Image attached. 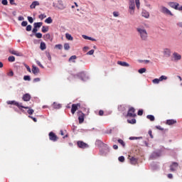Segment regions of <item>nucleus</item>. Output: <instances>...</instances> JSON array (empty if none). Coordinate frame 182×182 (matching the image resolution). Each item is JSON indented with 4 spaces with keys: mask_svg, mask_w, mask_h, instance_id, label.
<instances>
[{
    "mask_svg": "<svg viewBox=\"0 0 182 182\" xmlns=\"http://www.w3.org/2000/svg\"><path fill=\"white\" fill-rule=\"evenodd\" d=\"M127 122L132 124H135L136 123V119H128Z\"/></svg>",
    "mask_w": 182,
    "mask_h": 182,
    "instance_id": "nucleus-33",
    "label": "nucleus"
},
{
    "mask_svg": "<svg viewBox=\"0 0 182 182\" xmlns=\"http://www.w3.org/2000/svg\"><path fill=\"white\" fill-rule=\"evenodd\" d=\"M79 77H80L81 80L82 81H87L89 80V77L85 73H80L79 74Z\"/></svg>",
    "mask_w": 182,
    "mask_h": 182,
    "instance_id": "nucleus-12",
    "label": "nucleus"
},
{
    "mask_svg": "<svg viewBox=\"0 0 182 182\" xmlns=\"http://www.w3.org/2000/svg\"><path fill=\"white\" fill-rule=\"evenodd\" d=\"M18 20L19 21H23L24 20V17H23V16H19V17L18 18Z\"/></svg>",
    "mask_w": 182,
    "mask_h": 182,
    "instance_id": "nucleus-61",
    "label": "nucleus"
},
{
    "mask_svg": "<svg viewBox=\"0 0 182 182\" xmlns=\"http://www.w3.org/2000/svg\"><path fill=\"white\" fill-rule=\"evenodd\" d=\"M118 64L122 67H129V65L127 62L118 61Z\"/></svg>",
    "mask_w": 182,
    "mask_h": 182,
    "instance_id": "nucleus-25",
    "label": "nucleus"
},
{
    "mask_svg": "<svg viewBox=\"0 0 182 182\" xmlns=\"http://www.w3.org/2000/svg\"><path fill=\"white\" fill-rule=\"evenodd\" d=\"M77 146L80 147V149H87L88 147L87 144L83 141H78Z\"/></svg>",
    "mask_w": 182,
    "mask_h": 182,
    "instance_id": "nucleus-14",
    "label": "nucleus"
},
{
    "mask_svg": "<svg viewBox=\"0 0 182 182\" xmlns=\"http://www.w3.org/2000/svg\"><path fill=\"white\" fill-rule=\"evenodd\" d=\"M32 32L33 33H37L36 32H38V29H37V28H36V27H33V30H32Z\"/></svg>",
    "mask_w": 182,
    "mask_h": 182,
    "instance_id": "nucleus-59",
    "label": "nucleus"
},
{
    "mask_svg": "<svg viewBox=\"0 0 182 182\" xmlns=\"http://www.w3.org/2000/svg\"><path fill=\"white\" fill-rule=\"evenodd\" d=\"M38 5H39L38 1H33L32 4H31L30 8H31V9H33L36 8V6H38Z\"/></svg>",
    "mask_w": 182,
    "mask_h": 182,
    "instance_id": "nucleus-23",
    "label": "nucleus"
},
{
    "mask_svg": "<svg viewBox=\"0 0 182 182\" xmlns=\"http://www.w3.org/2000/svg\"><path fill=\"white\" fill-rule=\"evenodd\" d=\"M76 59H77L76 55H71L70 58H69V62L75 63Z\"/></svg>",
    "mask_w": 182,
    "mask_h": 182,
    "instance_id": "nucleus-30",
    "label": "nucleus"
},
{
    "mask_svg": "<svg viewBox=\"0 0 182 182\" xmlns=\"http://www.w3.org/2000/svg\"><path fill=\"white\" fill-rule=\"evenodd\" d=\"M143 114V110L140 109L139 111H138L137 112V115L138 116H141Z\"/></svg>",
    "mask_w": 182,
    "mask_h": 182,
    "instance_id": "nucleus-57",
    "label": "nucleus"
},
{
    "mask_svg": "<svg viewBox=\"0 0 182 182\" xmlns=\"http://www.w3.org/2000/svg\"><path fill=\"white\" fill-rule=\"evenodd\" d=\"M31 31H32V26H31V25H28V26L26 27V31L31 32Z\"/></svg>",
    "mask_w": 182,
    "mask_h": 182,
    "instance_id": "nucleus-45",
    "label": "nucleus"
},
{
    "mask_svg": "<svg viewBox=\"0 0 182 182\" xmlns=\"http://www.w3.org/2000/svg\"><path fill=\"white\" fill-rule=\"evenodd\" d=\"M127 116L132 118H135L136 117V114H135V109L133 107L129 108Z\"/></svg>",
    "mask_w": 182,
    "mask_h": 182,
    "instance_id": "nucleus-6",
    "label": "nucleus"
},
{
    "mask_svg": "<svg viewBox=\"0 0 182 182\" xmlns=\"http://www.w3.org/2000/svg\"><path fill=\"white\" fill-rule=\"evenodd\" d=\"M40 81V78L39 77H36L33 79V82H39Z\"/></svg>",
    "mask_w": 182,
    "mask_h": 182,
    "instance_id": "nucleus-63",
    "label": "nucleus"
},
{
    "mask_svg": "<svg viewBox=\"0 0 182 182\" xmlns=\"http://www.w3.org/2000/svg\"><path fill=\"white\" fill-rule=\"evenodd\" d=\"M136 31L142 41H147L149 36L148 32L144 27H136Z\"/></svg>",
    "mask_w": 182,
    "mask_h": 182,
    "instance_id": "nucleus-2",
    "label": "nucleus"
},
{
    "mask_svg": "<svg viewBox=\"0 0 182 182\" xmlns=\"http://www.w3.org/2000/svg\"><path fill=\"white\" fill-rule=\"evenodd\" d=\"M172 59L173 62H178V60L182 59V55L177 52H174L172 55Z\"/></svg>",
    "mask_w": 182,
    "mask_h": 182,
    "instance_id": "nucleus-5",
    "label": "nucleus"
},
{
    "mask_svg": "<svg viewBox=\"0 0 182 182\" xmlns=\"http://www.w3.org/2000/svg\"><path fill=\"white\" fill-rule=\"evenodd\" d=\"M32 73L34 75H37L39 73V68L35 65L32 66Z\"/></svg>",
    "mask_w": 182,
    "mask_h": 182,
    "instance_id": "nucleus-21",
    "label": "nucleus"
},
{
    "mask_svg": "<svg viewBox=\"0 0 182 182\" xmlns=\"http://www.w3.org/2000/svg\"><path fill=\"white\" fill-rule=\"evenodd\" d=\"M9 62H15V57L14 55H11L8 58Z\"/></svg>",
    "mask_w": 182,
    "mask_h": 182,
    "instance_id": "nucleus-39",
    "label": "nucleus"
},
{
    "mask_svg": "<svg viewBox=\"0 0 182 182\" xmlns=\"http://www.w3.org/2000/svg\"><path fill=\"white\" fill-rule=\"evenodd\" d=\"M24 66H26L27 70H28L29 73H31V67H29V66L27 65L26 64H24Z\"/></svg>",
    "mask_w": 182,
    "mask_h": 182,
    "instance_id": "nucleus-53",
    "label": "nucleus"
},
{
    "mask_svg": "<svg viewBox=\"0 0 182 182\" xmlns=\"http://www.w3.org/2000/svg\"><path fill=\"white\" fill-rule=\"evenodd\" d=\"M119 161L120 162H122V163L124 162V161H125V157L123 156H119Z\"/></svg>",
    "mask_w": 182,
    "mask_h": 182,
    "instance_id": "nucleus-43",
    "label": "nucleus"
},
{
    "mask_svg": "<svg viewBox=\"0 0 182 182\" xmlns=\"http://www.w3.org/2000/svg\"><path fill=\"white\" fill-rule=\"evenodd\" d=\"M36 63L38 64V65L39 67H41V68H43V65L42 64H41L40 61L37 60V61H36Z\"/></svg>",
    "mask_w": 182,
    "mask_h": 182,
    "instance_id": "nucleus-58",
    "label": "nucleus"
},
{
    "mask_svg": "<svg viewBox=\"0 0 182 182\" xmlns=\"http://www.w3.org/2000/svg\"><path fill=\"white\" fill-rule=\"evenodd\" d=\"M13 105H16L18 109H28V107H25L22 105V103H18L16 101H14V103H13Z\"/></svg>",
    "mask_w": 182,
    "mask_h": 182,
    "instance_id": "nucleus-16",
    "label": "nucleus"
},
{
    "mask_svg": "<svg viewBox=\"0 0 182 182\" xmlns=\"http://www.w3.org/2000/svg\"><path fill=\"white\" fill-rule=\"evenodd\" d=\"M161 156V151L153 152L152 154L151 155L150 158L151 159H155L158 157H160Z\"/></svg>",
    "mask_w": 182,
    "mask_h": 182,
    "instance_id": "nucleus-11",
    "label": "nucleus"
},
{
    "mask_svg": "<svg viewBox=\"0 0 182 182\" xmlns=\"http://www.w3.org/2000/svg\"><path fill=\"white\" fill-rule=\"evenodd\" d=\"M36 37L37 38H43V34L42 33H36Z\"/></svg>",
    "mask_w": 182,
    "mask_h": 182,
    "instance_id": "nucleus-42",
    "label": "nucleus"
},
{
    "mask_svg": "<svg viewBox=\"0 0 182 182\" xmlns=\"http://www.w3.org/2000/svg\"><path fill=\"white\" fill-rule=\"evenodd\" d=\"M24 109H28V114L30 115H32L34 113V110L28 107V108H24Z\"/></svg>",
    "mask_w": 182,
    "mask_h": 182,
    "instance_id": "nucleus-34",
    "label": "nucleus"
},
{
    "mask_svg": "<svg viewBox=\"0 0 182 182\" xmlns=\"http://www.w3.org/2000/svg\"><path fill=\"white\" fill-rule=\"evenodd\" d=\"M28 21L30 23H33V17L28 16Z\"/></svg>",
    "mask_w": 182,
    "mask_h": 182,
    "instance_id": "nucleus-49",
    "label": "nucleus"
},
{
    "mask_svg": "<svg viewBox=\"0 0 182 182\" xmlns=\"http://www.w3.org/2000/svg\"><path fill=\"white\" fill-rule=\"evenodd\" d=\"M56 7L58 9V10L63 11V10H65L67 8V6H66V4H65L63 1L58 0V4H57Z\"/></svg>",
    "mask_w": 182,
    "mask_h": 182,
    "instance_id": "nucleus-4",
    "label": "nucleus"
},
{
    "mask_svg": "<svg viewBox=\"0 0 182 182\" xmlns=\"http://www.w3.org/2000/svg\"><path fill=\"white\" fill-rule=\"evenodd\" d=\"M94 53H95V50H90V51L87 53V55H93Z\"/></svg>",
    "mask_w": 182,
    "mask_h": 182,
    "instance_id": "nucleus-51",
    "label": "nucleus"
},
{
    "mask_svg": "<svg viewBox=\"0 0 182 182\" xmlns=\"http://www.w3.org/2000/svg\"><path fill=\"white\" fill-rule=\"evenodd\" d=\"M46 56L48 59V60H52V56L50 55L48 52L46 53Z\"/></svg>",
    "mask_w": 182,
    "mask_h": 182,
    "instance_id": "nucleus-50",
    "label": "nucleus"
},
{
    "mask_svg": "<svg viewBox=\"0 0 182 182\" xmlns=\"http://www.w3.org/2000/svg\"><path fill=\"white\" fill-rule=\"evenodd\" d=\"M10 53H11L12 55H16L18 57H21L23 56V54L21 53H19L15 50H9Z\"/></svg>",
    "mask_w": 182,
    "mask_h": 182,
    "instance_id": "nucleus-18",
    "label": "nucleus"
},
{
    "mask_svg": "<svg viewBox=\"0 0 182 182\" xmlns=\"http://www.w3.org/2000/svg\"><path fill=\"white\" fill-rule=\"evenodd\" d=\"M43 26L42 22H38V23H33V27L36 28H40Z\"/></svg>",
    "mask_w": 182,
    "mask_h": 182,
    "instance_id": "nucleus-26",
    "label": "nucleus"
},
{
    "mask_svg": "<svg viewBox=\"0 0 182 182\" xmlns=\"http://www.w3.org/2000/svg\"><path fill=\"white\" fill-rule=\"evenodd\" d=\"M146 68H142L138 70V73H139L140 74L144 73H146Z\"/></svg>",
    "mask_w": 182,
    "mask_h": 182,
    "instance_id": "nucleus-38",
    "label": "nucleus"
},
{
    "mask_svg": "<svg viewBox=\"0 0 182 182\" xmlns=\"http://www.w3.org/2000/svg\"><path fill=\"white\" fill-rule=\"evenodd\" d=\"M49 139L53 141H56L58 139L57 136L54 134V132L49 133Z\"/></svg>",
    "mask_w": 182,
    "mask_h": 182,
    "instance_id": "nucleus-15",
    "label": "nucleus"
},
{
    "mask_svg": "<svg viewBox=\"0 0 182 182\" xmlns=\"http://www.w3.org/2000/svg\"><path fill=\"white\" fill-rule=\"evenodd\" d=\"M141 15L145 18H149L150 16L149 11H147L146 10H142Z\"/></svg>",
    "mask_w": 182,
    "mask_h": 182,
    "instance_id": "nucleus-20",
    "label": "nucleus"
},
{
    "mask_svg": "<svg viewBox=\"0 0 182 182\" xmlns=\"http://www.w3.org/2000/svg\"><path fill=\"white\" fill-rule=\"evenodd\" d=\"M140 139H142V137H141V136H139V137L131 136V137L129 138L130 140Z\"/></svg>",
    "mask_w": 182,
    "mask_h": 182,
    "instance_id": "nucleus-47",
    "label": "nucleus"
},
{
    "mask_svg": "<svg viewBox=\"0 0 182 182\" xmlns=\"http://www.w3.org/2000/svg\"><path fill=\"white\" fill-rule=\"evenodd\" d=\"M78 119H79V123L82 124L85 121V114L82 112H78Z\"/></svg>",
    "mask_w": 182,
    "mask_h": 182,
    "instance_id": "nucleus-10",
    "label": "nucleus"
},
{
    "mask_svg": "<svg viewBox=\"0 0 182 182\" xmlns=\"http://www.w3.org/2000/svg\"><path fill=\"white\" fill-rule=\"evenodd\" d=\"M160 82H161V80H160L159 78H155V79H154V80H152V82H153L154 84H156V85L159 84Z\"/></svg>",
    "mask_w": 182,
    "mask_h": 182,
    "instance_id": "nucleus-37",
    "label": "nucleus"
},
{
    "mask_svg": "<svg viewBox=\"0 0 182 182\" xmlns=\"http://www.w3.org/2000/svg\"><path fill=\"white\" fill-rule=\"evenodd\" d=\"M43 37L46 40H50V35L49 33H47L46 35H44Z\"/></svg>",
    "mask_w": 182,
    "mask_h": 182,
    "instance_id": "nucleus-46",
    "label": "nucleus"
},
{
    "mask_svg": "<svg viewBox=\"0 0 182 182\" xmlns=\"http://www.w3.org/2000/svg\"><path fill=\"white\" fill-rule=\"evenodd\" d=\"M105 149L100 151V154L102 156H107V154L109 152V148L107 146V144H104Z\"/></svg>",
    "mask_w": 182,
    "mask_h": 182,
    "instance_id": "nucleus-8",
    "label": "nucleus"
},
{
    "mask_svg": "<svg viewBox=\"0 0 182 182\" xmlns=\"http://www.w3.org/2000/svg\"><path fill=\"white\" fill-rule=\"evenodd\" d=\"M48 31H49V28L48 26H43L42 27L41 31L43 33L48 32Z\"/></svg>",
    "mask_w": 182,
    "mask_h": 182,
    "instance_id": "nucleus-32",
    "label": "nucleus"
},
{
    "mask_svg": "<svg viewBox=\"0 0 182 182\" xmlns=\"http://www.w3.org/2000/svg\"><path fill=\"white\" fill-rule=\"evenodd\" d=\"M65 38H67L70 41H73V37H72V35L69 33H65Z\"/></svg>",
    "mask_w": 182,
    "mask_h": 182,
    "instance_id": "nucleus-29",
    "label": "nucleus"
},
{
    "mask_svg": "<svg viewBox=\"0 0 182 182\" xmlns=\"http://www.w3.org/2000/svg\"><path fill=\"white\" fill-rule=\"evenodd\" d=\"M146 119H150L151 122L154 121V116L151 114H148Z\"/></svg>",
    "mask_w": 182,
    "mask_h": 182,
    "instance_id": "nucleus-35",
    "label": "nucleus"
},
{
    "mask_svg": "<svg viewBox=\"0 0 182 182\" xmlns=\"http://www.w3.org/2000/svg\"><path fill=\"white\" fill-rule=\"evenodd\" d=\"M130 161H131V164H132V165H135V164L137 163V160H136V159H135L134 157H132V158L130 159Z\"/></svg>",
    "mask_w": 182,
    "mask_h": 182,
    "instance_id": "nucleus-31",
    "label": "nucleus"
},
{
    "mask_svg": "<svg viewBox=\"0 0 182 182\" xmlns=\"http://www.w3.org/2000/svg\"><path fill=\"white\" fill-rule=\"evenodd\" d=\"M177 123V121L174 120V119H168L166 120V124L171 126L173 124H175Z\"/></svg>",
    "mask_w": 182,
    "mask_h": 182,
    "instance_id": "nucleus-22",
    "label": "nucleus"
},
{
    "mask_svg": "<svg viewBox=\"0 0 182 182\" xmlns=\"http://www.w3.org/2000/svg\"><path fill=\"white\" fill-rule=\"evenodd\" d=\"M128 6V13L132 16L134 15L136 7L137 9H140V0H129Z\"/></svg>",
    "mask_w": 182,
    "mask_h": 182,
    "instance_id": "nucleus-1",
    "label": "nucleus"
},
{
    "mask_svg": "<svg viewBox=\"0 0 182 182\" xmlns=\"http://www.w3.org/2000/svg\"><path fill=\"white\" fill-rule=\"evenodd\" d=\"M22 100L25 102H28L31 100V95L30 94H24L22 97Z\"/></svg>",
    "mask_w": 182,
    "mask_h": 182,
    "instance_id": "nucleus-17",
    "label": "nucleus"
},
{
    "mask_svg": "<svg viewBox=\"0 0 182 182\" xmlns=\"http://www.w3.org/2000/svg\"><path fill=\"white\" fill-rule=\"evenodd\" d=\"M118 142L123 146L125 147V142L123 141L122 139H119Z\"/></svg>",
    "mask_w": 182,
    "mask_h": 182,
    "instance_id": "nucleus-44",
    "label": "nucleus"
},
{
    "mask_svg": "<svg viewBox=\"0 0 182 182\" xmlns=\"http://www.w3.org/2000/svg\"><path fill=\"white\" fill-rule=\"evenodd\" d=\"M178 27L182 28V22H178L176 24Z\"/></svg>",
    "mask_w": 182,
    "mask_h": 182,
    "instance_id": "nucleus-64",
    "label": "nucleus"
},
{
    "mask_svg": "<svg viewBox=\"0 0 182 182\" xmlns=\"http://www.w3.org/2000/svg\"><path fill=\"white\" fill-rule=\"evenodd\" d=\"M78 107H80V104H73L71 107V113L75 114V112L77 110Z\"/></svg>",
    "mask_w": 182,
    "mask_h": 182,
    "instance_id": "nucleus-13",
    "label": "nucleus"
},
{
    "mask_svg": "<svg viewBox=\"0 0 182 182\" xmlns=\"http://www.w3.org/2000/svg\"><path fill=\"white\" fill-rule=\"evenodd\" d=\"M168 5L170 6L172 9L178 10L179 7V4L177 2L171 1L168 3Z\"/></svg>",
    "mask_w": 182,
    "mask_h": 182,
    "instance_id": "nucleus-9",
    "label": "nucleus"
},
{
    "mask_svg": "<svg viewBox=\"0 0 182 182\" xmlns=\"http://www.w3.org/2000/svg\"><path fill=\"white\" fill-rule=\"evenodd\" d=\"M113 16H114V17H118V16H119V12H117V11H114V12H113Z\"/></svg>",
    "mask_w": 182,
    "mask_h": 182,
    "instance_id": "nucleus-55",
    "label": "nucleus"
},
{
    "mask_svg": "<svg viewBox=\"0 0 182 182\" xmlns=\"http://www.w3.org/2000/svg\"><path fill=\"white\" fill-rule=\"evenodd\" d=\"M44 22H46V23L50 24V23H53V20L52 17H48V18L46 19V21H44Z\"/></svg>",
    "mask_w": 182,
    "mask_h": 182,
    "instance_id": "nucleus-28",
    "label": "nucleus"
},
{
    "mask_svg": "<svg viewBox=\"0 0 182 182\" xmlns=\"http://www.w3.org/2000/svg\"><path fill=\"white\" fill-rule=\"evenodd\" d=\"M163 54L165 57L169 58L171 55V50L169 48H165L163 49Z\"/></svg>",
    "mask_w": 182,
    "mask_h": 182,
    "instance_id": "nucleus-7",
    "label": "nucleus"
},
{
    "mask_svg": "<svg viewBox=\"0 0 182 182\" xmlns=\"http://www.w3.org/2000/svg\"><path fill=\"white\" fill-rule=\"evenodd\" d=\"M55 48H57L58 50H62L63 49V45H60V44L55 45Z\"/></svg>",
    "mask_w": 182,
    "mask_h": 182,
    "instance_id": "nucleus-48",
    "label": "nucleus"
},
{
    "mask_svg": "<svg viewBox=\"0 0 182 182\" xmlns=\"http://www.w3.org/2000/svg\"><path fill=\"white\" fill-rule=\"evenodd\" d=\"M168 80V77L166 75H161L159 77V80L160 82L163 81V80Z\"/></svg>",
    "mask_w": 182,
    "mask_h": 182,
    "instance_id": "nucleus-36",
    "label": "nucleus"
},
{
    "mask_svg": "<svg viewBox=\"0 0 182 182\" xmlns=\"http://www.w3.org/2000/svg\"><path fill=\"white\" fill-rule=\"evenodd\" d=\"M9 3H10L11 5H16V4L15 3V0H9Z\"/></svg>",
    "mask_w": 182,
    "mask_h": 182,
    "instance_id": "nucleus-60",
    "label": "nucleus"
},
{
    "mask_svg": "<svg viewBox=\"0 0 182 182\" xmlns=\"http://www.w3.org/2000/svg\"><path fill=\"white\" fill-rule=\"evenodd\" d=\"M52 107L53 109H60L62 107V105L57 104L56 102H53L52 105Z\"/></svg>",
    "mask_w": 182,
    "mask_h": 182,
    "instance_id": "nucleus-24",
    "label": "nucleus"
},
{
    "mask_svg": "<svg viewBox=\"0 0 182 182\" xmlns=\"http://www.w3.org/2000/svg\"><path fill=\"white\" fill-rule=\"evenodd\" d=\"M8 75H9V76H11V77L14 76V72H13V71H10V72L8 73Z\"/></svg>",
    "mask_w": 182,
    "mask_h": 182,
    "instance_id": "nucleus-62",
    "label": "nucleus"
},
{
    "mask_svg": "<svg viewBox=\"0 0 182 182\" xmlns=\"http://www.w3.org/2000/svg\"><path fill=\"white\" fill-rule=\"evenodd\" d=\"M160 11H161V14H164L165 15H169V16H173V14L171 13V11L167 7H165V6H161Z\"/></svg>",
    "mask_w": 182,
    "mask_h": 182,
    "instance_id": "nucleus-3",
    "label": "nucleus"
},
{
    "mask_svg": "<svg viewBox=\"0 0 182 182\" xmlns=\"http://www.w3.org/2000/svg\"><path fill=\"white\" fill-rule=\"evenodd\" d=\"M27 25H28L27 21H22L21 26H22L23 27H25V26H26Z\"/></svg>",
    "mask_w": 182,
    "mask_h": 182,
    "instance_id": "nucleus-56",
    "label": "nucleus"
},
{
    "mask_svg": "<svg viewBox=\"0 0 182 182\" xmlns=\"http://www.w3.org/2000/svg\"><path fill=\"white\" fill-rule=\"evenodd\" d=\"M23 80L31 81V77L30 75H24L23 76Z\"/></svg>",
    "mask_w": 182,
    "mask_h": 182,
    "instance_id": "nucleus-41",
    "label": "nucleus"
},
{
    "mask_svg": "<svg viewBox=\"0 0 182 182\" xmlns=\"http://www.w3.org/2000/svg\"><path fill=\"white\" fill-rule=\"evenodd\" d=\"M63 47H64V50H70V45H69V43H65Z\"/></svg>",
    "mask_w": 182,
    "mask_h": 182,
    "instance_id": "nucleus-40",
    "label": "nucleus"
},
{
    "mask_svg": "<svg viewBox=\"0 0 182 182\" xmlns=\"http://www.w3.org/2000/svg\"><path fill=\"white\" fill-rule=\"evenodd\" d=\"M1 4L4 6H6L8 4V1L7 0H2Z\"/></svg>",
    "mask_w": 182,
    "mask_h": 182,
    "instance_id": "nucleus-54",
    "label": "nucleus"
},
{
    "mask_svg": "<svg viewBox=\"0 0 182 182\" xmlns=\"http://www.w3.org/2000/svg\"><path fill=\"white\" fill-rule=\"evenodd\" d=\"M178 167V164L177 162H173L171 166V171H175L177 170Z\"/></svg>",
    "mask_w": 182,
    "mask_h": 182,
    "instance_id": "nucleus-19",
    "label": "nucleus"
},
{
    "mask_svg": "<svg viewBox=\"0 0 182 182\" xmlns=\"http://www.w3.org/2000/svg\"><path fill=\"white\" fill-rule=\"evenodd\" d=\"M40 48L42 51L46 49V44L44 42H41L40 45Z\"/></svg>",
    "mask_w": 182,
    "mask_h": 182,
    "instance_id": "nucleus-27",
    "label": "nucleus"
},
{
    "mask_svg": "<svg viewBox=\"0 0 182 182\" xmlns=\"http://www.w3.org/2000/svg\"><path fill=\"white\" fill-rule=\"evenodd\" d=\"M46 18V16L45 14H41L39 16V18L41 19V20H43Z\"/></svg>",
    "mask_w": 182,
    "mask_h": 182,
    "instance_id": "nucleus-52",
    "label": "nucleus"
}]
</instances>
